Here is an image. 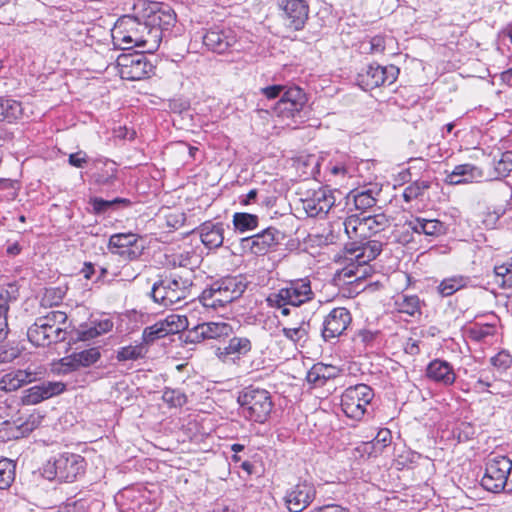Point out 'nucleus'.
Returning a JSON list of instances; mask_svg holds the SVG:
<instances>
[{
	"instance_id": "obj_2",
	"label": "nucleus",
	"mask_w": 512,
	"mask_h": 512,
	"mask_svg": "<svg viewBox=\"0 0 512 512\" xmlns=\"http://www.w3.org/2000/svg\"><path fill=\"white\" fill-rule=\"evenodd\" d=\"M191 272H185V276L173 275L169 279L155 283L152 287L151 296L153 300L163 306H172L191 295L193 286Z\"/></svg>"
},
{
	"instance_id": "obj_41",
	"label": "nucleus",
	"mask_w": 512,
	"mask_h": 512,
	"mask_svg": "<svg viewBox=\"0 0 512 512\" xmlns=\"http://www.w3.org/2000/svg\"><path fill=\"white\" fill-rule=\"evenodd\" d=\"M494 273L501 288L512 287V257L506 263L495 266Z\"/></svg>"
},
{
	"instance_id": "obj_16",
	"label": "nucleus",
	"mask_w": 512,
	"mask_h": 512,
	"mask_svg": "<svg viewBox=\"0 0 512 512\" xmlns=\"http://www.w3.org/2000/svg\"><path fill=\"white\" fill-rule=\"evenodd\" d=\"M352 316L345 307H337L329 312L323 322L322 336L325 341L341 336L349 327Z\"/></svg>"
},
{
	"instance_id": "obj_31",
	"label": "nucleus",
	"mask_w": 512,
	"mask_h": 512,
	"mask_svg": "<svg viewBox=\"0 0 512 512\" xmlns=\"http://www.w3.org/2000/svg\"><path fill=\"white\" fill-rule=\"evenodd\" d=\"M470 279L463 275H454L443 279L437 287L439 294L442 297H448L465 288Z\"/></svg>"
},
{
	"instance_id": "obj_54",
	"label": "nucleus",
	"mask_w": 512,
	"mask_h": 512,
	"mask_svg": "<svg viewBox=\"0 0 512 512\" xmlns=\"http://www.w3.org/2000/svg\"><path fill=\"white\" fill-rule=\"evenodd\" d=\"M491 364L498 370L504 371L511 366L512 356L507 351H500L491 358Z\"/></svg>"
},
{
	"instance_id": "obj_47",
	"label": "nucleus",
	"mask_w": 512,
	"mask_h": 512,
	"mask_svg": "<svg viewBox=\"0 0 512 512\" xmlns=\"http://www.w3.org/2000/svg\"><path fill=\"white\" fill-rule=\"evenodd\" d=\"M354 205L357 210H366L376 205V198L372 190H363L353 195Z\"/></svg>"
},
{
	"instance_id": "obj_35",
	"label": "nucleus",
	"mask_w": 512,
	"mask_h": 512,
	"mask_svg": "<svg viewBox=\"0 0 512 512\" xmlns=\"http://www.w3.org/2000/svg\"><path fill=\"white\" fill-rule=\"evenodd\" d=\"M395 307L398 312L409 316L420 314V300L416 295H398L395 300Z\"/></svg>"
},
{
	"instance_id": "obj_17",
	"label": "nucleus",
	"mask_w": 512,
	"mask_h": 512,
	"mask_svg": "<svg viewBox=\"0 0 512 512\" xmlns=\"http://www.w3.org/2000/svg\"><path fill=\"white\" fill-rule=\"evenodd\" d=\"M336 202L335 191L326 187L314 191L311 196L302 201L303 209L309 217L327 214Z\"/></svg>"
},
{
	"instance_id": "obj_37",
	"label": "nucleus",
	"mask_w": 512,
	"mask_h": 512,
	"mask_svg": "<svg viewBox=\"0 0 512 512\" xmlns=\"http://www.w3.org/2000/svg\"><path fill=\"white\" fill-rule=\"evenodd\" d=\"M430 187L431 183L429 181L416 180L404 188L402 197L405 202L409 203L422 198Z\"/></svg>"
},
{
	"instance_id": "obj_27",
	"label": "nucleus",
	"mask_w": 512,
	"mask_h": 512,
	"mask_svg": "<svg viewBox=\"0 0 512 512\" xmlns=\"http://www.w3.org/2000/svg\"><path fill=\"white\" fill-rule=\"evenodd\" d=\"M166 264L170 267L185 268L186 272L193 274V269L199 263V256L192 250H183L178 252H172L165 256Z\"/></svg>"
},
{
	"instance_id": "obj_26",
	"label": "nucleus",
	"mask_w": 512,
	"mask_h": 512,
	"mask_svg": "<svg viewBox=\"0 0 512 512\" xmlns=\"http://www.w3.org/2000/svg\"><path fill=\"white\" fill-rule=\"evenodd\" d=\"M113 322L110 319L91 321L90 324L80 325L76 330V340L89 341L111 331Z\"/></svg>"
},
{
	"instance_id": "obj_36",
	"label": "nucleus",
	"mask_w": 512,
	"mask_h": 512,
	"mask_svg": "<svg viewBox=\"0 0 512 512\" xmlns=\"http://www.w3.org/2000/svg\"><path fill=\"white\" fill-rule=\"evenodd\" d=\"M40 322L44 324H49L51 328L57 329L56 333L64 336L66 338V331L64 325L67 322V315L63 311L54 310L49 312L47 315L37 318Z\"/></svg>"
},
{
	"instance_id": "obj_18",
	"label": "nucleus",
	"mask_w": 512,
	"mask_h": 512,
	"mask_svg": "<svg viewBox=\"0 0 512 512\" xmlns=\"http://www.w3.org/2000/svg\"><path fill=\"white\" fill-rule=\"evenodd\" d=\"M232 333V327L225 322H205L197 325L189 332L188 338L192 342H199L205 339H217L229 336Z\"/></svg>"
},
{
	"instance_id": "obj_24",
	"label": "nucleus",
	"mask_w": 512,
	"mask_h": 512,
	"mask_svg": "<svg viewBox=\"0 0 512 512\" xmlns=\"http://www.w3.org/2000/svg\"><path fill=\"white\" fill-rule=\"evenodd\" d=\"M286 289L292 306H300L312 300L314 296L311 283L307 278L290 281Z\"/></svg>"
},
{
	"instance_id": "obj_39",
	"label": "nucleus",
	"mask_w": 512,
	"mask_h": 512,
	"mask_svg": "<svg viewBox=\"0 0 512 512\" xmlns=\"http://www.w3.org/2000/svg\"><path fill=\"white\" fill-rule=\"evenodd\" d=\"M138 242V236L133 233H118L113 234L108 243V248L111 253L115 254L116 250H122L128 246H133Z\"/></svg>"
},
{
	"instance_id": "obj_60",
	"label": "nucleus",
	"mask_w": 512,
	"mask_h": 512,
	"mask_svg": "<svg viewBox=\"0 0 512 512\" xmlns=\"http://www.w3.org/2000/svg\"><path fill=\"white\" fill-rule=\"evenodd\" d=\"M68 162L71 166L82 168L87 162V156L83 151L72 153L69 155Z\"/></svg>"
},
{
	"instance_id": "obj_46",
	"label": "nucleus",
	"mask_w": 512,
	"mask_h": 512,
	"mask_svg": "<svg viewBox=\"0 0 512 512\" xmlns=\"http://www.w3.org/2000/svg\"><path fill=\"white\" fill-rule=\"evenodd\" d=\"M494 170L497 178L507 177L512 172V151L501 154L500 159L495 163Z\"/></svg>"
},
{
	"instance_id": "obj_28",
	"label": "nucleus",
	"mask_w": 512,
	"mask_h": 512,
	"mask_svg": "<svg viewBox=\"0 0 512 512\" xmlns=\"http://www.w3.org/2000/svg\"><path fill=\"white\" fill-rule=\"evenodd\" d=\"M147 20L152 27H159L162 35L164 30H168L174 24L175 13L167 5L158 6L155 4Z\"/></svg>"
},
{
	"instance_id": "obj_5",
	"label": "nucleus",
	"mask_w": 512,
	"mask_h": 512,
	"mask_svg": "<svg viewBox=\"0 0 512 512\" xmlns=\"http://www.w3.org/2000/svg\"><path fill=\"white\" fill-rule=\"evenodd\" d=\"M350 260H355L356 265L352 264L342 269L341 274L344 278L360 279L368 274L367 264L374 260L382 251V243L379 240H368L346 247Z\"/></svg>"
},
{
	"instance_id": "obj_43",
	"label": "nucleus",
	"mask_w": 512,
	"mask_h": 512,
	"mask_svg": "<svg viewBox=\"0 0 512 512\" xmlns=\"http://www.w3.org/2000/svg\"><path fill=\"white\" fill-rule=\"evenodd\" d=\"M362 221L365 222L373 235L380 233L389 226V220L384 214L363 216Z\"/></svg>"
},
{
	"instance_id": "obj_64",
	"label": "nucleus",
	"mask_w": 512,
	"mask_h": 512,
	"mask_svg": "<svg viewBox=\"0 0 512 512\" xmlns=\"http://www.w3.org/2000/svg\"><path fill=\"white\" fill-rule=\"evenodd\" d=\"M405 352L410 355H416L419 353L418 341L412 338H409L405 344Z\"/></svg>"
},
{
	"instance_id": "obj_25",
	"label": "nucleus",
	"mask_w": 512,
	"mask_h": 512,
	"mask_svg": "<svg viewBox=\"0 0 512 512\" xmlns=\"http://www.w3.org/2000/svg\"><path fill=\"white\" fill-rule=\"evenodd\" d=\"M199 234L207 248H218L223 244L224 226L222 223L205 222L199 227Z\"/></svg>"
},
{
	"instance_id": "obj_9",
	"label": "nucleus",
	"mask_w": 512,
	"mask_h": 512,
	"mask_svg": "<svg viewBox=\"0 0 512 512\" xmlns=\"http://www.w3.org/2000/svg\"><path fill=\"white\" fill-rule=\"evenodd\" d=\"M399 69L393 65L381 66L370 64L358 73L357 81L362 89L368 91L384 84H392L398 76Z\"/></svg>"
},
{
	"instance_id": "obj_6",
	"label": "nucleus",
	"mask_w": 512,
	"mask_h": 512,
	"mask_svg": "<svg viewBox=\"0 0 512 512\" xmlns=\"http://www.w3.org/2000/svg\"><path fill=\"white\" fill-rule=\"evenodd\" d=\"M374 392L366 384L348 387L341 396V407L344 414L354 420H360L371 403Z\"/></svg>"
},
{
	"instance_id": "obj_29",
	"label": "nucleus",
	"mask_w": 512,
	"mask_h": 512,
	"mask_svg": "<svg viewBox=\"0 0 512 512\" xmlns=\"http://www.w3.org/2000/svg\"><path fill=\"white\" fill-rule=\"evenodd\" d=\"M33 380V373L27 370H16L6 373L0 379V390L4 392L16 391Z\"/></svg>"
},
{
	"instance_id": "obj_13",
	"label": "nucleus",
	"mask_w": 512,
	"mask_h": 512,
	"mask_svg": "<svg viewBox=\"0 0 512 512\" xmlns=\"http://www.w3.org/2000/svg\"><path fill=\"white\" fill-rule=\"evenodd\" d=\"M285 25L294 31L301 30L309 15V6L304 0H278Z\"/></svg>"
},
{
	"instance_id": "obj_19",
	"label": "nucleus",
	"mask_w": 512,
	"mask_h": 512,
	"mask_svg": "<svg viewBox=\"0 0 512 512\" xmlns=\"http://www.w3.org/2000/svg\"><path fill=\"white\" fill-rule=\"evenodd\" d=\"M57 329L51 328L36 319L35 323L28 328L27 337L35 346H48L52 343L64 341V336L56 333Z\"/></svg>"
},
{
	"instance_id": "obj_3",
	"label": "nucleus",
	"mask_w": 512,
	"mask_h": 512,
	"mask_svg": "<svg viewBox=\"0 0 512 512\" xmlns=\"http://www.w3.org/2000/svg\"><path fill=\"white\" fill-rule=\"evenodd\" d=\"M246 284L239 277H225L215 281L201 295L205 307L216 309L238 299L245 291Z\"/></svg>"
},
{
	"instance_id": "obj_62",
	"label": "nucleus",
	"mask_w": 512,
	"mask_h": 512,
	"mask_svg": "<svg viewBox=\"0 0 512 512\" xmlns=\"http://www.w3.org/2000/svg\"><path fill=\"white\" fill-rule=\"evenodd\" d=\"M385 50V41L381 36H375L370 41L371 53H382Z\"/></svg>"
},
{
	"instance_id": "obj_14",
	"label": "nucleus",
	"mask_w": 512,
	"mask_h": 512,
	"mask_svg": "<svg viewBox=\"0 0 512 512\" xmlns=\"http://www.w3.org/2000/svg\"><path fill=\"white\" fill-rule=\"evenodd\" d=\"M307 102L303 90L297 86L287 88L275 105V113L283 119L293 118Z\"/></svg>"
},
{
	"instance_id": "obj_34",
	"label": "nucleus",
	"mask_w": 512,
	"mask_h": 512,
	"mask_svg": "<svg viewBox=\"0 0 512 512\" xmlns=\"http://www.w3.org/2000/svg\"><path fill=\"white\" fill-rule=\"evenodd\" d=\"M22 114L23 108L20 102L0 98V121L12 122L19 119Z\"/></svg>"
},
{
	"instance_id": "obj_1",
	"label": "nucleus",
	"mask_w": 512,
	"mask_h": 512,
	"mask_svg": "<svg viewBox=\"0 0 512 512\" xmlns=\"http://www.w3.org/2000/svg\"><path fill=\"white\" fill-rule=\"evenodd\" d=\"M121 45L122 49L140 47L144 52L156 51L161 42V29L152 27L148 20L140 22L136 18L128 17L123 19L113 35Z\"/></svg>"
},
{
	"instance_id": "obj_10",
	"label": "nucleus",
	"mask_w": 512,
	"mask_h": 512,
	"mask_svg": "<svg viewBox=\"0 0 512 512\" xmlns=\"http://www.w3.org/2000/svg\"><path fill=\"white\" fill-rule=\"evenodd\" d=\"M46 473H53L60 481L72 482L83 472V459L75 454H62L49 464Z\"/></svg>"
},
{
	"instance_id": "obj_30",
	"label": "nucleus",
	"mask_w": 512,
	"mask_h": 512,
	"mask_svg": "<svg viewBox=\"0 0 512 512\" xmlns=\"http://www.w3.org/2000/svg\"><path fill=\"white\" fill-rule=\"evenodd\" d=\"M338 374L336 367L317 363L307 372L306 380L314 386H323L327 380L335 378Z\"/></svg>"
},
{
	"instance_id": "obj_48",
	"label": "nucleus",
	"mask_w": 512,
	"mask_h": 512,
	"mask_svg": "<svg viewBox=\"0 0 512 512\" xmlns=\"http://www.w3.org/2000/svg\"><path fill=\"white\" fill-rule=\"evenodd\" d=\"M168 336L165 331L162 321H158L155 324L148 326L144 329L142 337L146 344L152 343L157 339Z\"/></svg>"
},
{
	"instance_id": "obj_45",
	"label": "nucleus",
	"mask_w": 512,
	"mask_h": 512,
	"mask_svg": "<svg viewBox=\"0 0 512 512\" xmlns=\"http://www.w3.org/2000/svg\"><path fill=\"white\" fill-rule=\"evenodd\" d=\"M359 219V215H351L340 224L341 226H343L348 238L352 240V242L349 245H347V247H351L353 244L358 243Z\"/></svg>"
},
{
	"instance_id": "obj_7",
	"label": "nucleus",
	"mask_w": 512,
	"mask_h": 512,
	"mask_svg": "<svg viewBox=\"0 0 512 512\" xmlns=\"http://www.w3.org/2000/svg\"><path fill=\"white\" fill-rule=\"evenodd\" d=\"M511 467L510 458L507 456L491 458L486 464L485 474L481 480L482 486L494 493L502 491L505 487L509 488Z\"/></svg>"
},
{
	"instance_id": "obj_12",
	"label": "nucleus",
	"mask_w": 512,
	"mask_h": 512,
	"mask_svg": "<svg viewBox=\"0 0 512 512\" xmlns=\"http://www.w3.org/2000/svg\"><path fill=\"white\" fill-rule=\"evenodd\" d=\"M120 76L126 80H141L152 72L153 65L143 53L122 55L118 58Z\"/></svg>"
},
{
	"instance_id": "obj_56",
	"label": "nucleus",
	"mask_w": 512,
	"mask_h": 512,
	"mask_svg": "<svg viewBox=\"0 0 512 512\" xmlns=\"http://www.w3.org/2000/svg\"><path fill=\"white\" fill-rule=\"evenodd\" d=\"M142 246H138L137 243L133 244V246H128L122 250H116L115 254L127 259L134 260L137 259L142 253Z\"/></svg>"
},
{
	"instance_id": "obj_21",
	"label": "nucleus",
	"mask_w": 512,
	"mask_h": 512,
	"mask_svg": "<svg viewBox=\"0 0 512 512\" xmlns=\"http://www.w3.org/2000/svg\"><path fill=\"white\" fill-rule=\"evenodd\" d=\"M426 375L429 379L445 386L452 385L456 379V375L451 364L440 359H435L428 364Z\"/></svg>"
},
{
	"instance_id": "obj_20",
	"label": "nucleus",
	"mask_w": 512,
	"mask_h": 512,
	"mask_svg": "<svg viewBox=\"0 0 512 512\" xmlns=\"http://www.w3.org/2000/svg\"><path fill=\"white\" fill-rule=\"evenodd\" d=\"M483 177L484 173L479 167L466 163L455 166L453 171L447 174L445 182L449 185H458L480 181Z\"/></svg>"
},
{
	"instance_id": "obj_57",
	"label": "nucleus",
	"mask_w": 512,
	"mask_h": 512,
	"mask_svg": "<svg viewBox=\"0 0 512 512\" xmlns=\"http://www.w3.org/2000/svg\"><path fill=\"white\" fill-rule=\"evenodd\" d=\"M62 300V295L60 290L56 289H46L45 294L42 298L43 305H57Z\"/></svg>"
},
{
	"instance_id": "obj_58",
	"label": "nucleus",
	"mask_w": 512,
	"mask_h": 512,
	"mask_svg": "<svg viewBox=\"0 0 512 512\" xmlns=\"http://www.w3.org/2000/svg\"><path fill=\"white\" fill-rule=\"evenodd\" d=\"M140 356V349L138 347H124L122 348L117 355L118 360H135Z\"/></svg>"
},
{
	"instance_id": "obj_22",
	"label": "nucleus",
	"mask_w": 512,
	"mask_h": 512,
	"mask_svg": "<svg viewBox=\"0 0 512 512\" xmlns=\"http://www.w3.org/2000/svg\"><path fill=\"white\" fill-rule=\"evenodd\" d=\"M408 229L417 234L427 236H439L445 233L444 224L438 219H426L423 217H413L405 221Z\"/></svg>"
},
{
	"instance_id": "obj_52",
	"label": "nucleus",
	"mask_w": 512,
	"mask_h": 512,
	"mask_svg": "<svg viewBox=\"0 0 512 512\" xmlns=\"http://www.w3.org/2000/svg\"><path fill=\"white\" fill-rule=\"evenodd\" d=\"M45 400L39 385H35L23 392L22 403L24 405H35Z\"/></svg>"
},
{
	"instance_id": "obj_61",
	"label": "nucleus",
	"mask_w": 512,
	"mask_h": 512,
	"mask_svg": "<svg viewBox=\"0 0 512 512\" xmlns=\"http://www.w3.org/2000/svg\"><path fill=\"white\" fill-rule=\"evenodd\" d=\"M375 337L376 333L370 330L362 329L356 333L355 340L360 341L362 344L366 345L371 343L375 339Z\"/></svg>"
},
{
	"instance_id": "obj_44",
	"label": "nucleus",
	"mask_w": 512,
	"mask_h": 512,
	"mask_svg": "<svg viewBox=\"0 0 512 512\" xmlns=\"http://www.w3.org/2000/svg\"><path fill=\"white\" fill-rule=\"evenodd\" d=\"M290 296L287 292L286 287L272 291L266 297V302L269 307L272 308H282L284 306L290 305Z\"/></svg>"
},
{
	"instance_id": "obj_4",
	"label": "nucleus",
	"mask_w": 512,
	"mask_h": 512,
	"mask_svg": "<svg viewBox=\"0 0 512 512\" xmlns=\"http://www.w3.org/2000/svg\"><path fill=\"white\" fill-rule=\"evenodd\" d=\"M238 403L246 419L261 424L267 421L273 408L270 393L260 388H245L238 396Z\"/></svg>"
},
{
	"instance_id": "obj_53",
	"label": "nucleus",
	"mask_w": 512,
	"mask_h": 512,
	"mask_svg": "<svg viewBox=\"0 0 512 512\" xmlns=\"http://www.w3.org/2000/svg\"><path fill=\"white\" fill-rule=\"evenodd\" d=\"M39 386L41 388V391H42L45 399L59 395L66 388V385L63 382H59V381H56V382L47 381V382H43Z\"/></svg>"
},
{
	"instance_id": "obj_50",
	"label": "nucleus",
	"mask_w": 512,
	"mask_h": 512,
	"mask_svg": "<svg viewBox=\"0 0 512 512\" xmlns=\"http://www.w3.org/2000/svg\"><path fill=\"white\" fill-rule=\"evenodd\" d=\"M162 399L170 407H182L187 402L186 395L178 389H166Z\"/></svg>"
},
{
	"instance_id": "obj_63",
	"label": "nucleus",
	"mask_w": 512,
	"mask_h": 512,
	"mask_svg": "<svg viewBox=\"0 0 512 512\" xmlns=\"http://www.w3.org/2000/svg\"><path fill=\"white\" fill-rule=\"evenodd\" d=\"M373 236L367 225L364 221H362V217L359 219V227H358V243L366 240Z\"/></svg>"
},
{
	"instance_id": "obj_40",
	"label": "nucleus",
	"mask_w": 512,
	"mask_h": 512,
	"mask_svg": "<svg viewBox=\"0 0 512 512\" xmlns=\"http://www.w3.org/2000/svg\"><path fill=\"white\" fill-rule=\"evenodd\" d=\"M161 321L168 335L177 334L187 329L189 325L187 317L178 314L168 315L165 319Z\"/></svg>"
},
{
	"instance_id": "obj_42",
	"label": "nucleus",
	"mask_w": 512,
	"mask_h": 512,
	"mask_svg": "<svg viewBox=\"0 0 512 512\" xmlns=\"http://www.w3.org/2000/svg\"><path fill=\"white\" fill-rule=\"evenodd\" d=\"M15 479V464L10 459H0V489H7Z\"/></svg>"
},
{
	"instance_id": "obj_33",
	"label": "nucleus",
	"mask_w": 512,
	"mask_h": 512,
	"mask_svg": "<svg viewBox=\"0 0 512 512\" xmlns=\"http://www.w3.org/2000/svg\"><path fill=\"white\" fill-rule=\"evenodd\" d=\"M309 327V323L302 320L296 326H284L281 331L286 339L295 345H298L306 342L308 338Z\"/></svg>"
},
{
	"instance_id": "obj_8",
	"label": "nucleus",
	"mask_w": 512,
	"mask_h": 512,
	"mask_svg": "<svg viewBox=\"0 0 512 512\" xmlns=\"http://www.w3.org/2000/svg\"><path fill=\"white\" fill-rule=\"evenodd\" d=\"M285 237V234L275 227H268L253 236L242 238L240 247L244 253L265 255Z\"/></svg>"
},
{
	"instance_id": "obj_15",
	"label": "nucleus",
	"mask_w": 512,
	"mask_h": 512,
	"mask_svg": "<svg viewBox=\"0 0 512 512\" xmlns=\"http://www.w3.org/2000/svg\"><path fill=\"white\" fill-rule=\"evenodd\" d=\"M237 42L235 31L229 27L214 26L203 36L205 47L218 54L226 53Z\"/></svg>"
},
{
	"instance_id": "obj_32",
	"label": "nucleus",
	"mask_w": 512,
	"mask_h": 512,
	"mask_svg": "<svg viewBox=\"0 0 512 512\" xmlns=\"http://www.w3.org/2000/svg\"><path fill=\"white\" fill-rule=\"evenodd\" d=\"M252 348L251 341L247 337H233L229 340L228 345L223 351L219 350V357L224 359L228 355H245Z\"/></svg>"
},
{
	"instance_id": "obj_59",
	"label": "nucleus",
	"mask_w": 512,
	"mask_h": 512,
	"mask_svg": "<svg viewBox=\"0 0 512 512\" xmlns=\"http://www.w3.org/2000/svg\"><path fill=\"white\" fill-rule=\"evenodd\" d=\"M287 88L283 85H272L267 86L261 89V93L267 98V99H275L281 94L284 93V91Z\"/></svg>"
},
{
	"instance_id": "obj_23",
	"label": "nucleus",
	"mask_w": 512,
	"mask_h": 512,
	"mask_svg": "<svg viewBox=\"0 0 512 512\" xmlns=\"http://www.w3.org/2000/svg\"><path fill=\"white\" fill-rule=\"evenodd\" d=\"M100 356L98 348H90L63 358L61 365L65 368V371H73L96 363Z\"/></svg>"
},
{
	"instance_id": "obj_49",
	"label": "nucleus",
	"mask_w": 512,
	"mask_h": 512,
	"mask_svg": "<svg viewBox=\"0 0 512 512\" xmlns=\"http://www.w3.org/2000/svg\"><path fill=\"white\" fill-rule=\"evenodd\" d=\"M91 204L95 213H104L107 210L113 208L117 204L128 205L129 201L123 198H115L114 200H104L102 198H94L91 200Z\"/></svg>"
},
{
	"instance_id": "obj_51",
	"label": "nucleus",
	"mask_w": 512,
	"mask_h": 512,
	"mask_svg": "<svg viewBox=\"0 0 512 512\" xmlns=\"http://www.w3.org/2000/svg\"><path fill=\"white\" fill-rule=\"evenodd\" d=\"M16 291L15 285L12 284L8 289L0 288V314L7 315L10 303L17 299Z\"/></svg>"
},
{
	"instance_id": "obj_38",
	"label": "nucleus",
	"mask_w": 512,
	"mask_h": 512,
	"mask_svg": "<svg viewBox=\"0 0 512 512\" xmlns=\"http://www.w3.org/2000/svg\"><path fill=\"white\" fill-rule=\"evenodd\" d=\"M259 218L255 214L237 212L233 215V225L235 230L244 233L257 228Z\"/></svg>"
},
{
	"instance_id": "obj_55",
	"label": "nucleus",
	"mask_w": 512,
	"mask_h": 512,
	"mask_svg": "<svg viewBox=\"0 0 512 512\" xmlns=\"http://www.w3.org/2000/svg\"><path fill=\"white\" fill-rule=\"evenodd\" d=\"M116 177L115 163L111 162L105 165V173H98L96 181L99 184H110Z\"/></svg>"
},
{
	"instance_id": "obj_11",
	"label": "nucleus",
	"mask_w": 512,
	"mask_h": 512,
	"mask_svg": "<svg viewBox=\"0 0 512 512\" xmlns=\"http://www.w3.org/2000/svg\"><path fill=\"white\" fill-rule=\"evenodd\" d=\"M316 488L307 480H299L285 495V505L290 512H302L315 499Z\"/></svg>"
}]
</instances>
